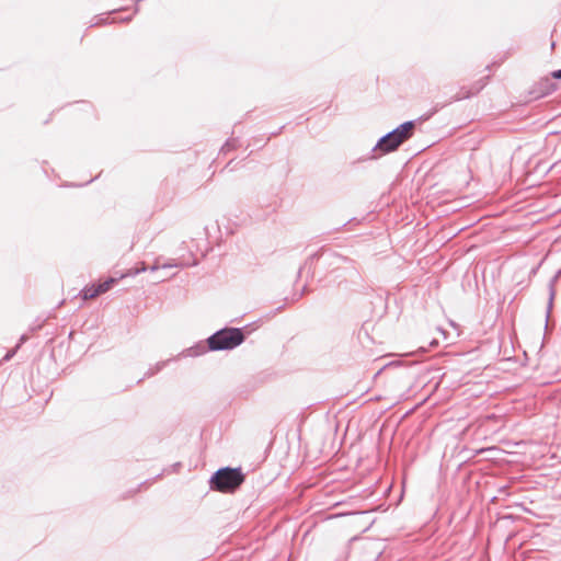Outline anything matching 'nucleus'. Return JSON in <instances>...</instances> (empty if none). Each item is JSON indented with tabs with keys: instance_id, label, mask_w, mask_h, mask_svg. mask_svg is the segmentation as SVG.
I'll list each match as a JSON object with an SVG mask.
<instances>
[{
	"instance_id": "nucleus-5",
	"label": "nucleus",
	"mask_w": 561,
	"mask_h": 561,
	"mask_svg": "<svg viewBox=\"0 0 561 561\" xmlns=\"http://www.w3.org/2000/svg\"><path fill=\"white\" fill-rule=\"evenodd\" d=\"M413 122H405L402 125H400L397 129H394L393 131L396 133L398 139L397 144H402L403 141L409 139L413 134Z\"/></svg>"
},
{
	"instance_id": "nucleus-8",
	"label": "nucleus",
	"mask_w": 561,
	"mask_h": 561,
	"mask_svg": "<svg viewBox=\"0 0 561 561\" xmlns=\"http://www.w3.org/2000/svg\"><path fill=\"white\" fill-rule=\"evenodd\" d=\"M552 77L556 79H561V69L552 72Z\"/></svg>"
},
{
	"instance_id": "nucleus-3",
	"label": "nucleus",
	"mask_w": 561,
	"mask_h": 561,
	"mask_svg": "<svg viewBox=\"0 0 561 561\" xmlns=\"http://www.w3.org/2000/svg\"><path fill=\"white\" fill-rule=\"evenodd\" d=\"M126 275H122L119 279L124 278ZM118 278L108 277L103 282L93 283L87 285L80 293L81 298L83 300H92L98 298L99 296L107 293L115 284H117Z\"/></svg>"
},
{
	"instance_id": "nucleus-4",
	"label": "nucleus",
	"mask_w": 561,
	"mask_h": 561,
	"mask_svg": "<svg viewBox=\"0 0 561 561\" xmlns=\"http://www.w3.org/2000/svg\"><path fill=\"white\" fill-rule=\"evenodd\" d=\"M397 135L394 131L388 134L378 142V148L383 152L396 150L401 144H397Z\"/></svg>"
},
{
	"instance_id": "nucleus-1",
	"label": "nucleus",
	"mask_w": 561,
	"mask_h": 561,
	"mask_svg": "<svg viewBox=\"0 0 561 561\" xmlns=\"http://www.w3.org/2000/svg\"><path fill=\"white\" fill-rule=\"evenodd\" d=\"M244 481V476L238 468H222L216 471L210 480V486L221 493L237 490Z\"/></svg>"
},
{
	"instance_id": "nucleus-7",
	"label": "nucleus",
	"mask_w": 561,
	"mask_h": 561,
	"mask_svg": "<svg viewBox=\"0 0 561 561\" xmlns=\"http://www.w3.org/2000/svg\"><path fill=\"white\" fill-rule=\"evenodd\" d=\"M497 417L492 414L480 419V424L484 425L488 421H495Z\"/></svg>"
},
{
	"instance_id": "nucleus-6",
	"label": "nucleus",
	"mask_w": 561,
	"mask_h": 561,
	"mask_svg": "<svg viewBox=\"0 0 561 561\" xmlns=\"http://www.w3.org/2000/svg\"><path fill=\"white\" fill-rule=\"evenodd\" d=\"M480 90V88H477L474 91H469V92H461L457 98L456 100H462V99H468L470 98L471 95L478 93V91Z\"/></svg>"
},
{
	"instance_id": "nucleus-2",
	"label": "nucleus",
	"mask_w": 561,
	"mask_h": 561,
	"mask_svg": "<svg viewBox=\"0 0 561 561\" xmlns=\"http://www.w3.org/2000/svg\"><path fill=\"white\" fill-rule=\"evenodd\" d=\"M243 333L239 329H224L208 339L209 348L230 350L243 342Z\"/></svg>"
}]
</instances>
